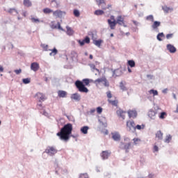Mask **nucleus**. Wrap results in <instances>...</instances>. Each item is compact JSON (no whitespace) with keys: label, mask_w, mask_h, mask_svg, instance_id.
Segmentation results:
<instances>
[{"label":"nucleus","mask_w":178,"mask_h":178,"mask_svg":"<svg viewBox=\"0 0 178 178\" xmlns=\"http://www.w3.org/2000/svg\"><path fill=\"white\" fill-rule=\"evenodd\" d=\"M23 3L26 8H30V6H33V3L30 0H24Z\"/></svg>","instance_id":"nucleus-26"},{"label":"nucleus","mask_w":178,"mask_h":178,"mask_svg":"<svg viewBox=\"0 0 178 178\" xmlns=\"http://www.w3.org/2000/svg\"><path fill=\"white\" fill-rule=\"evenodd\" d=\"M108 101L109 104H111V105H113V106H117V105L118 104V100L108 99Z\"/></svg>","instance_id":"nucleus-38"},{"label":"nucleus","mask_w":178,"mask_h":178,"mask_svg":"<svg viewBox=\"0 0 178 178\" xmlns=\"http://www.w3.org/2000/svg\"><path fill=\"white\" fill-rule=\"evenodd\" d=\"M95 111H96L95 108H92V109H90V111L88 112V115H90L92 116H94V114L95 113Z\"/></svg>","instance_id":"nucleus-45"},{"label":"nucleus","mask_w":178,"mask_h":178,"mask_svg":"<svg viewBox=\"0 0 178 178\" xmlns=\"http://www.w3.org/2000/svg\"><path fill=\"white\" fill-rule=\"evenodd\" d=\"M57 26H58V29L59 30H61L62 31H63V28L62 26H60V22L57 23Z\"/></svg>","instance_id":"nucleus-61"},{"label":"nucleus","mask_w":178,"mask_h":178,"mask_svg":"<svg viewBox=\"0 0 178 178\" xmlns=\"http://www.w3.org/2000/svg\"><path fill=\"white\" fill-rule=\"evenodd\" d=\"M78 42L81 45V47H83V45H84L86 44V42H84V40H78Z\"/></svg>","instance_id":"nucleus-58"},{"label":"nucleus","mask_w":178,"mask_h":178,"mask_svg":"<svg viewBox=\"0 0 178 178\" xmlns=\"http://www.w3.org/2000/svg\"><path fill=\"white\" fill-rule=\"evenodd\" d=\"M136 123L133 120L127 122V127L129 131H136Z\"/></svg>","instance_id":"nucleus-6"},{"label":"nucleus","mask_w":178,"mask_h":178,"mask_svg":"<svg viewBox=\"0 0 178 178\" xmlns=\"http://www.w3.org/2000/svg\"><path fill=\"white\" fill-rule=\"evenodd\" d=\"M156 38L158 41H163L162 38H165V33H163V32L158 33Z\"/></svg>","instance_id":"nucleus-28"},{"label":"nucleus","mask_w":178,"mask_h":178,"mask_svg":"<svg viewBox=\"0 0 178 178\" xmlns=\"http://www.w3.org/2000/svg\"><path fill=\"white\" fill-rule=\"evenodd\" d=\"M112 138L114 141H120V134L118 131L111 133Z\"/></svg>","instance_id":"nucleus-12"},{"label":"nucleus","mask_w":178,"mask_h":178,"mask_svg":"<svg viewBox=\"0 0 178 178\" xmlns=\"http://www.w3.org/2000/svg\"><path fill=\"white\" fill-rule=\"evenodd\" d=\"M166 49L170 54H175L177 49L172 44H168L166 46Z\"/></svg>","instance_id":"nucleus-13"},{"label":"nucleus","mask_w":178,"mask_h":178,"mask_svg":"<svg viewBox=\"0 0 178 178\" xmlns=\"http://www.w3.org/2000/svg\"><path fill=\"white\" fill-rule=\"evenodd\" d=\"M156 138H158V140H163V133L161 131H158L156 133Z\"/></svg>","instance_id":"nucleus-24"},{"label":"nucleus","mask_w":178,"mask_h":178,"mask_svg":"<svg viewBox=\"0 0 178 178\" xmlns=\"http://www.w3.org/2000/svg\"><path fill=\"white\" fill-rule=\"evenodd\" d=\"M132 22L134 23V24H135V26H140V22L136 20H132Z\"/></svg>","instance_id":"nucleus-62"},{"label":"nucleus","mask_w":178,"mask_h":178,"mask_svg":"<svg viewBox=\"0 0 178 178\" xmlns=\"http://www.w3.org/2000/svg\"><path fill=\"white\" fill-rule=\"evenodd\" d=\"M99 122L100 123V124H102V126H103L104 127H106L107 124H106V118L105 117H102L99 119Z\"/></svg>","instance_id":"nucleus-22"},{"label":"nucleus","mask_w":178,"mask_h":178,"mask_svg":"<svg viewBox=\"0 0 178 178\" xmlns=\"http://www.w3.org/2000/svg\"><path fill=\"white\" fill-rule=\"evenodd\" d=\"M40 47L42 48H43L44 51H49L48 50V44H41Z\"/></svg>","instance_id":"nucleus-47"},{"label":"nucleus","mask_w":178,"mask_h":178,"mask_svg":"<svg viewBox=\"0 0 178 178\" xmlns=\"http://www.w3.org/2000/svg\"><path fill=\"white\" fill-rule=\"evenodd\" d=\"M44 152L45 154H47L49 156H54V155L58 154V149H56V147L55 146H48Z\"/></svg>","instance_id":"nucleus-3"},{"label":"nucleus","mask_w":178,"mask_h":178,"mask_svg":"<svg viewBox=\"0 0 178 178\" xmlns=\"http://www.w3.org/2000/svg\"><path fill=\"white\" fill-rule=\"evenodd\" d=\"M38 109H42V104L41 103L38 104Z\"/></svg>","instance_id":"nucleus-63"},{"label":"nucleus","mask_w":178,"mask_h":178,"mask_svg":"<svg viewBox=\"0 0 178 178\" xmlns=\"http://www.w3.org/2000/svg\"><path fill=\"white\" fill-rule=\"evenodd\" d=\"M158 151H159V147H158L156 145H154L153 148V152H158Z\"/></svg>","instance_id":"nucleus-56"},{"label":"nucleus","mask_w":178,"mask_h":178,"mask_svg":"<svg viewBox=\"0 0 178 178\" xmlns=\"http://www.w3.org/2000/svg\"><path fill=\"white\" fill-rule=\"evenodd\" d=\"M106 95H107V97L110 99V98H112V93L111 92V91H108L106 92Z\"/></svg>","instance_id":"nucleus-57"},{"label":"nucleus","mask_w":178,"mask_h":178,"mask_svg":"<svg viewBox=\"0 0 178 178\" xmlns=\"http://www.w3.org/2000/svg\"><path fill=\"white\" fill-rule=\"evenodd\" d=\"M107 22L111 30H115V27H116L117 24L116 20L112 21V19H108Z\"/></svg>","instance_id":"nucleus-15"},{"label":"nucleus","mask_w":178,"mask_h":178,"mask_svg":"<svg viewBox=\"0 0 178 178\" xmlns=\"http://www.w3.org/2000/svg\"><path fill=\"white\" fill-rule=\"evenodd\" d=\"M111 152L109 150L102 151L100 154V156L103 161H105L111 156Z\"/></svg>","instance_id":"nucleus-8"},{"label":"nucleus","mask_w":178,"mask_h":178,"mask_svg":"<svg viewBox=\"0 0 178 178\" xmlns=\"http://www.w3.org/2000/svg\"><path fill=\"white\" fill-rule=\"evenodd\" d=\"M49 51H51V52L54 55H56L58 54V49L56 48H54L53 49H49Z\"/></svg>","instance_id":"nucleus-49"},{"label":"nucleus","mask_w":178,"mask_h":178,"mask_svg":"<svg viewBox=\"0 0 178 178\" xmlns=\"http://www.w3.org/2000/svg\"><path fill=\"white\" fill-rule=\"evenodd\" d=\"M14 72L16 74H20L22 73V69L15 70Z\"/></svg>","instance_id":"nucleus-60"},{"label":"nucleus","mask_w":178,"mask_h":178,"mask_svg":"<svg viewBox=\"0 0 178 178\" xmlns=\"http://www.w3.org/2000/svg\"><path fill=\"white\" fill-rule=\"evenodd\" d=\"M156 113L157 112L156 111H154L153 109H150L147 113V116L152 120H155V119H156Z\"/></svg>","instance_id":"nucleus-9"},{"label":"nucleus","mask_w":178,"mask_h":178,"mask_svg":"<svg viewBox=\"0 0 178 178\" xmlns=\"http://www.w3.org/2000/svg\"><path fill=\"white\" fill-rule=\"evenodd\" d=\"M124 113H126V112L123 111V110H122V109L117 111L118 116H119V118H122V119H124V118H125Z\"/></svg>","instance_id":"nucleus-23"},{"label":"nucleus","mask_w":178,"mask_h":178,"mask_svg":"<svg viewBox=\"0 0 178 178\" xmlns=\"http://www.w3.org/2000/svg\"><path fill=\"white\" fill-rule=\"evenodd\" d=\"M79 178H88V175L87 173L81 174Z\"/></svg>","instance_id":"nucleus-53"},{"label":"nucleus","mask_w":178,"mask_h":178,"mask_svg":"<svg viewBox=\"0 0 178 178\" xmlns=\"http://www.w3.org/2000/svg\"><path fill=\"white\" fill-rule=\"evenodd\" d=\"M67 119H68V120L70 122H74V117H73V115H65Z\"/></svg>","instance_id":"nucleus-42"},{"label":"nucleus","mask_w":178,"mask_h":178,"mask_svg":"<svg viewBox=\"0 0 178 178\" xmlns=\"http://www.w3.org/2000/svg\"><path fill=\"white\" fill-rule=\"evenodd\" d=\"M165 37L167 40H170L171 38H173V33H168Z\"/></svg>","instance_id":"nucleus-55"},{"label":"nucleus","mask_w":178,"mask_h":178,"mask_svg":"<svg viewBox=\"0 0 178 178\" xmlns=\"http://www.w3.org/2000/svg\"><path fill=\"white\" fill-rule=\"evenodd\" d=\"M97 113H99V114L102 113V107H97Z\"/></svg>","instance_id":"nucleus-59"},{"label":"nucleus","mask_w":178,"mask_h":178,"mask_svg":"<svg viewBox=\"0 0 178 178\" xmlns=\"http://www.w3.org/2000/svg\"><path fill=\"white\" fill-rule=\"evenodd\" d=\"M130 147H131V143H123L121 142L120 145V147L121 149H124L125 152H129V149H130Z\"/></svg>","instance_id":"nucleus-7"},{"label":"nucleus","mask_w":178,"mask_h":178,"mask_svg":"<svg viewBox=\"0 0 178 178\" xmlns=\"http://www.w3.org/2000/svg\"><path fill=\"white\" fill-rule=\"evenodd\" d=\"M88 129H90V127L88 126H84L81 128V131L83 133V134H87L88 133Z\"/></svg>","instance_id":"nucleus-29"},{"label":"nucleus","mask_w":178,"mask_h":178,"mask_svg":"<svg viewBox=\"0 0 178 178\" xmlns=\"http://www.w3.org/2000/svg\"><path fill=\"white\" fill-rule=\"evenodd\" d=\"M22 81H23L24 84H29V83H30L31 80L29 78H26V79H23Z\"/></svg>","instance_id":"nucleus-48"},{"label":"nucleus","mask_w":178,"mask_h":178,"mask_svg":"<svg viewBox=\"0 0 178 178\" xmlns=\"http://www.w3.org/2000/svg\"><path fill=\"white\" fill-rule=\"evenodd\" d=\"M172 140V136L168 135L164 140L165 143H167V144H169L170 143V140Z\"/></svg>","instance_id":"nucleus-39"},{"label":"nucleus","mask_w":178,"mask_h":178,"mask_svg":"<svg viewBox=\"0 0 178 178\" xmlns=\"http://www.w3.org/2000/svg\"><path fill=\"white\" fill-rule=\"evenodd\" d=\"M134 143L135 145H137V144H138V143H140V141H141V140L140 138H135L133 139Z\"/></svg>","instance_id":"nucleus-50"},{"label":"nucleus","mask_w":178,"mask_h":178,"mask_svg":"<svg viewBox=\"0 0 178 178\" xmlns=\"http://www.w3.org/2000/svg\"><path fill=\"white\" fill-rule=\"evenodd\" d=\"M152 30H154V31H157V33L159 31L158 30L159 27H161V22L159 21H154L153 24L151 26Z\"/></svg>","instance_id":"nucleus-10"},{"label":"nucleus","mask_w":178,"mask_h":178,"mask_svg":"<svg viewBox=\"0 0 178 178\" xmlns=\"http://www.w3.org/2000/svg\"><path fill=\"white\" fill-rule=\"evenodd\" d=\"M89 66L92 72H94V70H96L97 72H98V73H99V70L95 67V65L90 64Z\"/></svg>","instance_id":"nucleus-40"},{"label":"nucleus","mask_w":178,"mask_h":178,"mask_svg":"<svg viewBox=\"0 0 178 178\" xmlns=\"http://www.w3.org/2000/svg\"><path fill=\"white\" fill-rule=\"evenodd\" d=\"M83 41L85 44H90V38L88 36H86L84 39Z\"/></svg>","instance_id":"nucleus-52"},{"label":"nucleus","mask_w":178,"mask_h":178,"mask_svg":"<svg viewBox=\"0 0 178 178\" xmlns=\"http://www.w3.org/2000/svg\"><path fill=\"white\" fill-rule=\"evenodd\" d=\"M162 10H163V12H165V13H169L173 11V8L168 7V6H163Z\"/></svg>","instance_id":"nucleus-19"},{"label":"nucleus","mask_w":178,"mask_h":178,"mask_svg":"<svg viewBox=\"0 0 178 178\" xmlns=\"http://www.w3.org/2000/svg\"><path fill=\"white\" fill-rule=\"evenodd\" d=\"M67 95V92L65 90H58V96L59 98H66V96Z\"/></svg>","instance_id":"nucleus-20"},{"label":"nucleus","mask_w":178,"mask_h":178,"mask_svg":"<svg viewBox=\"0 0 178 178\" xmlns=\"http://www.w3.org/2000/svg\"><path fill=\"white\" fill-rule=\"evenodd\" d=\"M96 2L99 6H101V5H105V0H96Z\"/></svg>","instance_id":"nucleus-41"},{"label":"nucleus","mask_w":178,"mask_h":178,"mask_svg":"<svg viewBox=\"0 0 178 178\" xmlns=\"http://www.w3.org/2000/svg\"><path fill=\"white\" fill-rule=\"evenodd\" d=\"M88 84H90V79H83V81L80 80L75 81V86L79 92H88V88L86 87V86H88Z\"/></svg>","instance_id":"nucleus-2"},{"label":"nucleus","mask_w":178,"mask_h":178,"mask_svg":"<svg viewBox=\"0 0 178 178\" xmlns=\"http://www.w3.org/2000/svg\"><path fill=\"white\" fill-rule=\"evenodd\" d=\"M143 129H144L143 124L142 126L138 124V125H136V127H135V130H143Z\"/></svg>","instance_id":"nucleus-46"},{"label":"nucleus","mask_w":178,"mask_h":178,"mask_svg":"<svg viewBox=\"0 0 178 178\" xmlns=\"http://www.w3.org/2000/svg\"><path fill=\"white\" fill-rule=\"evenodd\" d=\"M71 99H74V101L79 102V101L81 99V95L79 93H74L71 95Z\"/></svg>","instance_id":"nucleus-16"},{"label":"nucleus","mask_w":178,"mask_h":178,"mask_svg":"<svg viewBox=\"0 0 178 178\" xmlns=\"http://www.w3.org/2000/svg\"><path fill=\"white\" fill-rule=\"evenodd\" d=\"M163 94H168V88H165L162 90Z\"/></svg>","instance_id":"nucleus-64"},{"label":"nucleus","mask_w":178,"mask_h":178,"mask_svg":"<svg viewBox=\"0 0 178 178\" xmlns=\"http://www.w3.org/2000/svg\"><path fill=\"white\" fill-rule=\"evenodd\" d=\"M103 40H93V44L98 47V48H101V44H102Z\"/></svg>","instance_id":"nucleus-27"},{"label":"nucleus","mask_w":178,"mask_h":178,"mask_svg":"<svg viewBox=\"0 0 178 178\" xmlns=\"http://www.w3.org/2000/svg\"><path fill=\"white\" fill-rule=\"evenodd\" d=\"M38 69H40V65L38 63L31 64V70H33V72H37Z\"/></svg>","instance_id":"nucleus-17"},{"label":"nucleus","mask_w":178,"mask_h":178,"mask_svg":"<svg viewBox=\"0 0 178 178\" xmlns=\"http://www.w3.org/2000/svg\"><path fill=\"white\" fill-rule=\"evenodd\" d=\"M145 20H147V22H151L152 23H153V22L154 20V15H147L145 17Z\"/></svg>","instance_id":"nucleus-32"},{"label":"nucleus","mask_w":178,"mask_h":178,"mask_svg":"<svg viewBox=\"0 0 178 178\" xmlns=\"http://www.w3.org/2000/svg\"><path fill=\"white\" fill-rule=\"evenodd\" d=\"M72 130L73 125L68 123L61 128L60 131L56 134V136L60 138V140H63V141H69V138H70V134H72Z\"/></svg>","instance_id":"nucleus-1"},{"label":"nucleus","mask_w":178,"mask_h":178,"mask_svg":"<svg viewBox=\"0 0 178 178\" xmlns=\"http://www.w3.org/2000/svg\"><path fill=\"white\" fill-rule=\"evenodd\" d=\"M120 88L122 90V91H127V87H126V81H122L120 83Z\"/></svg>","instance_id":"nucleus-21"},{"label":"nucleus","mask_w":178,"mask_h":178,"mask_svg":"<svg viewBox=\"0 0 178 178\" xmlns=\"http://www.w3.org/2000/svg\"><path fill=\"white\" fill-rule=\"evenodd\" d=\"M43 13L45 14L54 13V10L50 8H46L43 9Z\"/></svg>","instance_id":"nucleus-35"},{"label":"nucleus","mask_w":178,"mask_h":178,"mask_svg":"<svg viewBox=\"0 0 178 178\" xmlns=\"http://www.w3.org/2000/svg\"><path fill=\"white\" fill-rule=\"evenodd\" d=\"M128 65L130 67H134L136 66V62L133 60H128Z\"/></svg>","instance_id":"nucleus-37"},{"label":"nucleus","mask_w":178,"mask_h":178,"mask_svg":"<svg viewBox=\"0 0 178 178\" xmlns=\"http://www.w3.org/2000/svg\"><path fill=\"white\" fill-rule=\"evenodd\" d=\"M74 15L75 17H79L80 16V11L79 10H74Z\"/></svg>","instance_id":"nucleus-44"},{"label":"nucleus","mask_w":178,"mask_h":178,"mask_svg":"<svg viewBox=\"0 0 178 178\" xmlns=\"http://www.w3.org/2000/svg\"><path fill=\"white\" fill-rule=\"evenodd\" d=\"M35 97L39 100V102H42L45 101V95L41 92H38L35 94Z\"/></svg>","instance_id":"nucleus-11"},{"label":"nucleus","mask_w":178,"mask_h":178,"mask_svg":"<svg viewBox=\"0 0 178 178\" xmlns=\"http://www.w3.org/2000/svg\"><path fill=\"white\" fill-rule=\"evenodd\" d=\"M115 23H117V24H119L120 26H122L124 23V18H123L122 15H118L117 17V20L115 21Z\"/></svg>","instance_id":"nucleus-18"},{"label":"nucleus","mask_w":178,"mask_h":178,"mask_svg":"<svg viewBox=\"0 0 178 178\" xmlns=\"http://www.w3.org/2000/svg\"><path fill=\"white\" fill-rule=\"evenodd\" d=\"M101 83H104V87H108L109 86V82L108 81L106 78H105V76L99 78L94 81V83L96 84V86H98V84H101Z\"/></svg>","instance_id":"nucleus-4"},{"label":"nucleus","mask_w":178,"mask_h":178,"mask_svg":"<svg viewBox=\"0 0 178 178\" xmlns=\"http://www.w3.org/2000/svg\"><path fill=\"white\" fill-rule=\"evenodd\" d=\"M128 116L130 118H132V119H136V118H137V111L136 110L128 111Z\"/></svg>","instance_id":"nucleus-14"},{"label":"nucleus","mask_w":178,"mask_h":178,"mask_svg":"<svg viewBox=\"0 0 178 178\" xmlns=\"http://www.w3.org/2000/svg\"><path fill=\"white\" fill-rule=\"evenodd\" d=\"M66 29L67 35H73V34H74V31H73V29H72V28H70V26H66Z\"/></svg>","instance_id":"nucleus-31"},{"label":"nucleus","mask_w":178,"mask_h":178,"mask_svg":"<svg viewBox=\"0 0 178 178\" xmlns=\"http://www.w3.org/2000/svg\"><path fill=\"white\" fill-rule=\"evenodd\" d=\"M104 10H97L95 11V15L96 16H102V15H104Z\"/></svg>","instance_id":"nucleus-33"},{"label":"nucleus","mask_w":178,"mask_h":178,"mask_svg":"<svg viewBox=\"0 0 178 178\" xmlns=\"http://www.w3.org/2000/svg\"><path fill=\"white\" fill-rule=\"evenodd\" d=\"M50 3L52 8H59L60 3L56 0H52Z\"/></svg>","instance_id":"nucleus-25"},{"label":"nucleus","mask_w":178,"mask_h":178,"mask_svg":"<svg viewBox=\"0 0 178 178\" xmlns=\"http://www.w3.org/2000/svg\"><path fill=\"white\" fill-rule=\"evenodd\" d=\"M148 92L149 94H153V97L158 95V90H156L151 89Z\"/></svg>","instance_id":"nucleus-34"},{"label":"nucleus","mask_w":178,"mask_h":178,"mask_svg":"<svg viewBox=\"0 0 178 178\" xmlns=\"http://www.w3.org/2000/svg\"><path fill=\"white\" fill-rule=\"evenodd\" d=\"M71 58H72V59H76V58H77V53L74 51H72Z\"/></svg>","instance_id":"nucleus-43"},{"label":"nucleus","mask_w":178,"mask_h":178,"mask_svg":"<svg viewBox=\"0 0 178 178\" xmlns=\"http://www.w3.org/2000/svg\"><path fill=\"white\" fill-rule=\"evenodd\" d=\"M53 16L55 17H58L59 19H62L63 16H66V12L62 11L60 10H56L53 12Z\"/></svg>","instance_id":"nucleus-5"},{"label":"nucleus","mask_w":178,"mask_h":178,"mask_svg":"<svg viewBox=\"0 0 178 178\" xmlns=\"http://www.w3.org/2000/svg\"><path fill=\"white\" fill-rule=\"evenodd\" d=\"M8 13H10V15H19V12L17 11V10H16V8H10L8 10Z\"/></svg>","instance_id":"nucleus-30"},{"label":"nucleus","mask_w":178,"mask_h":178,"mask_svg":"<svg viewBox=\"0 0 178 178\" xmlns=\"http://www.w3.org/2000/svg\"><path fill=\"white\" fill-rule=\"evenodd\" d=\"M31 20L33 23H40V19L38 18L32 17Z\"/></svg>","instance_id":"nucleus-51"},{"label":"nucleus","mask_w":178,"mask_h":178,"mask_svg":"<svg viewBox=\"0 0 178 178\" xmlns=\"http://www.w3.org/2000/svg\"><path fill=\"white\" fill-rule=\"evenodd\" d=\"M120 70H116L113 72V77H119L120 76Z\"/></svg>","instance_id":"nucleus-36"},{"label":"nucleus","mask_w":178,"mask_h":178,"mask_svg":"<svg viewBox=\"0 0 178 178\" xmlns=\"http://www.w3.org/2000/svg\"><path fill=\"white\" fill-rule=\"evenodd\" d=\"M165 116H166V113L162 112V113H161L159 118H160V119H165Z\"/></svg>","instance_id":"nucleus-54"}]
</instances>
